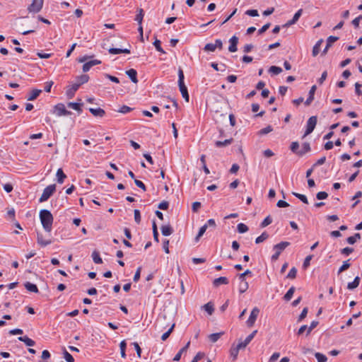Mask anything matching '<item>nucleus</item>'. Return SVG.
Instances as JSON below:
<instances>
[{
    "mask_svg": "<svg viewBox=\"0 0 362 362\" xmlns=\"http://www.w3.org/2000/svg\"><path fill=\"white\" fill-rule=\"evenodd\" d=\"M184 73L181 68L178 69V86L180 88V91L182 94V96L185 98V100L188 102L189 101V94L187 88L185 85L184 82Z\"/></svg>",
    "mask_w": 362,
    "mask_h": 362,
    "instance_id": "nucleus-2",
    "label": "nucleus"
},
{
    "mask_svg": "<svg viewBox=\"0 0 362 362\" xmlns=\"http://www.w3.org/2000/svg\"><path fill=\"white\" fill-rule=\"evenodd\" d=\"M310 151V146L309 143H304L302 146V148L299 150L298 156H302L306 153L309 152Z\"/></svg>",
    "mask_w": 362,
    "mask_h": 362,
    "instance_id": "nucleus-33",
    "label": "nucleus"
},
{
    "mask_svg": "<svg viewBox=\"0 0 362 362\" xmlns=\"http://www.w3.org/2000/svg\"><path fill=\"white\" fill-rule=\"evenodd\" d=\"M361 238V235L359 233H355L354 235L350 236L346 239V241L349 244L353 245L354 244L357 240Z\"/></svg>",
    "mask_w": 362,
    "mask_h": 362,
    "instance_id": "nucleus-38",
    "label": "nucleus"
},
{
    "mask_svg": "<svg viewBox=\"0 0 362 362\" xmlns=\"http://www.w3.org/2000/svg\"><path fill=\"white\" fill-rule=\"evenodd\" d=\"M37 243L39 245H40L42 247H45L52 243L51 240H45L43 238L42 235L40 233H37Z\"/></svg>",
    "mask_w": 362,
    "mask_h": 362,
    "instance_id": "nucleus-20",
    "label": "nucleus"
},
{
    "mask_svg": "<svg viewBox=\"0 0 362 362\" xmlns=\"http://www.w3.org/2000/svg\"><path fill=\"white\" fill-rule=\"evenodd\" d=\"M273 131V128L271 125H268L267 127H266L265 128H263L262 129H260L259 132H258V135L259 136H262V135H264V134H267L268 133H270L271 132Z\"/></svg>",
    "mask_w": 362,
    "mask_h": 362,
    "instance_id": "nucleus-41",
    "label": "nucleus"
},
{
    "mask_svg": "<svg viewBox=\"0 0 362 362\" xmlns=\"http://www.w3.org/2000/svg\"><path fill=\"white\" fill-rule=\"evenodd\" d=\"M89 80V76L87 74H82L76 78V84H78L80 87L81 85L87 83Z\"/></svg>",
    "mask_w": 362,
    "mask_h": 362,
    "instance_id": "nucleus-17",
    "label": "nucleus"
},
{
    "mask_svg": "<svg viewBox=\"0 0 362 362\" xmlns=\"http://www.w3.org/2000/svg\"><path fill=\"white\" fill-rule=\"evenodd\" d=\"M201 207V203L199 202H194L192 204V209L193 212H197Z\"/></svg>",
    "mask_w": 362,
    "mask_h": 362,
    "instance_id": "nucleus-64",
    "label": "nucleus"
},
{
    "mask_svg": "<svg viewBox=\"0 0 362 362\" xmlns=\"http://www.w3.org/2000/svg\"><path fill=\"white\" fill-rule=\"evenodd\" d=\"M132 108L127 105H122L119 110H118L119 112L126 114L132 111Z\"/></svg>",
    "mask_w": 362,
    "mask_h": 362,
    "instance_id": "nucleus-58",
    "label": "nucleus"
},
{
    "mask_svg": "<svg viewBox=\"0 0 362 362\" xmlns=\"http://www.w3.org/2000/svg\"><path fill=\"white\" fill-rule=\"evenodd\" d=\"M354 252V249L351 247H344L341 250V254L345 255H349L351 253Z\"/></svg>",
    "mask_w": 362,
    "mask_h": 362,
    "instance_id": "nucleus-62",
    "label": "nucleus"
},
{
    "mask_svg": "<svg viewBox=\"0 0 362 362\" xmlns=\"http://www.w3.org/2000/svg\"><path fill=\"white\" fill-rule=\"evenodd\" d=\"M132 345L134 346V347L135 348V350L136 351V354H137V356L139 358L141 357V347L139 346V344L137 342H133L132 344Z\"/></svg>",
    "mask_w": 362,
    "mask_h": 362,
    "instance_id": "nucleus-61",
    "label": "nucleus"
},
{
    "mask_svg": "<svg viewBox=\"0 0 362 362\" xmlns=\"http://www.w3.org/2000/svg\"><path fill=\"white\" fill-rule=\"evenodd\" d=\"M174 327H175V324H173L172 326L170 327V328L161 336V339L163 341H165L169 337V336L171 334V332H173Z\"/></svg>",
    "mask_w": 362,
    "mask_h": 362,
    "instance_id": "nucleus-50",
    "label": "nucleus"
},
{
    "mask_svg": "<svg viewBox=\"0 0 362 362\" xmlns=\"http://www.w3.org/2000/svg\"><path fill=\"white\" fill-rule=\"evenodd\" d=\"M269 238V234L267 232H263L259 237L255 240L257 244L261 243L266 240Z\"/></svg>",
    "mask_w": 362,
    "mask_h": 362,
    "instance_id": "nucleus-39",
    "label": "nucleus"
},
{
    "mask_svg": "<svg viewBox=\"0 0 362 362\" xmlns=\"http://www.w3.org/2000/svg\"><path fill=\"white\" fill-rule=\"evenodd\" d=\"M290 148L292 152H293L294 153L297 154L298 156V153H299V144L298 141H293L291 143V146H290Z\"/></svg>",
    "mask_w": 362,
    "mask_h": 362,
    "instance_id": "nucleus-46",
    "label": "nucleus"
},
{
    "mask_svg": "<svg viewBox=\"0 0 362 362\" xmlns=\"http://www.w3.org/2000/svg\"><path fill=\"white\" fill-rule=\"evenodd\" d=\"M223 334H224V332H218V333H213L209 336V339L211 342L214 343V342H216Z\"/></svg>",
    "mask_w": 362,
    "mask_h": 362,
    "instance_id": "nucleus-34",
    "label": "nucleus"
},
{
    "mask_svg": "<svg viewBox=\"0 0 362 362\" xmlns=\"http://www.w3.org/2000/svg\"><path fill=\"white\" fill-rule=\"evenodd\" d=\"M160 230L164 236L170 235L173 233V229L170 225L162 226Z\"/></svg>",
    "mask_w": 362,
    "mask_h": 362,
    "instance_id": "nucleus-21",
    "label": "nucleus"
},
{
    "mask_svg": "<svg viewBox=\"0 0 362 362\" xmlns=\"http://www.w3.org/2000/svg\"><path fill=\"white\" fill-rule=\"evenodd\" d=\"M153 45L155 46L156 50L158 52H160L161 53H165V51L163 49V48L160 46V41L159 40H156L153 42Z\"/></svg>",
    "mask_w": 362,
    "mask_h": 362,
    "instance_id": "nucleus-55",
    "label": "nucleus"
},
{
    "mask_svg": "<svg viewBox=\"0 0 362 362\" xmlns=\"http://www.w3.org/2000/svg\"><path fill=\"white\" fill-rule=\"evenodd\" d=\"M232 141H233V139H226L223 141H216L215 145L218 148H221V147H224V146L230 145L232 143Z\"/></svg>",
    "mask_w": 362,
    "mask_h": 362,
    "instance_id": "nucleus-32",
    "label": "nucleus"
},
{
    "mask_svg": "<svg viewBox=\"0 0 362 362\" xmlns=\"http://www.w3.org/2000/svg\"><path fill=\"white\" fill-rule=\"evenodd\" d=\"M108 52L111 54H130L131 51L130 49L125 48V49H121V48H110L108 49Z\"/></svg>",
    "mask_w": 362,
    "mask_h": 362,
    "instance_id": "nucleus-14",
    "label": "nucleus"
},
{
    "mask_svg": "<svg viewBox=\"0 0 362 362\" xmlns=\"http://www.w3.org/2000/svg\"><path fill=\"white\" fill-rule=\"evenodd\" d=\"M269 71L271 73V74H273L274 75H278L280 73H281L282 71V69L279 66H272L269 69Z\"/></svg>",
    "mask_w": 362,
    "mask_h": 362,
    "instance_id": "nucleus-45",
    "label": "nucleus"
},
{
    "mask_svg": "<svg viewBox=\"0 0 362 362\" xmlns=\"http://www.w3.org/2000/svg\"><path fill=\"white\" fill-rule=\"evenodd\" d=\"M207 229V226L204 225L199 228L197 235L195 238V240L197 241L199 239L204 235Z\"/></svg>",
    "mask_w": 362,
    "mask_h": 362,
    "instance_id": "nucleus-52",
    "label": "nucleus"
},
{
    "mask_svg": "<svg viewBox=\"0 0 362 362\" xmlns=\"http://www.w3.org/2000/svg\"><path fill=\"white\" fill-rule=\"evenodd\" d=\"M289 245L288 242H281L279 244H276L274 246V250H275V253L272 256V260L276 261L278 259L281 252L285 250V248Z\"/></svg>",
    "mask_w": 362,
    "mask_h": 362,
    "instance_id": "nucleus-6",
    "label": "nucleus"
},
{
    "mask_svg": "<svg viewBox=\"0 0 362 362\" xmlns=\"http://www.w3.org/2000/svg\"><path fill=\"white\" fill-rule=\"evenodd\" d=\"M78 85L76 84L75 83L71 86H67L66 90V95L67 98L69 99L72 98L74 96L75 93L78 90Z\"/></svg>",
    "mask_w": 362,
    "mask_h": 362,
    "instance_id": "nucleus-9",
    "label": "nucleus"
},
{
    "mask_svg": "<svg viewBox=\"0 0 362 362\" xmlns=\"http://www.w3.org/2000/svg\"><path fill=\"white\" fill-rule=\"evenodd\" d=\"M189 344H190V342L188 341L187 343V344L182 347L179 351L178 353L175 356L174 358H173V361H180V358H181V356L183 353L186 352L189 346Z\"/></svg>",
    "mask_w": 362,
    "mask_h": 362,
    "instance_id": "nucleus-23",
    "label": "nucleus"
},
{
    "mask_svg": "<svg viewBox=\"0 0 362 362\" xmlns=\"http://www.w3.org/2000/svg\"><path fill=\"white\" fill-rule=\"evenodd\" d=\"M204 309L209 313V315H212L214 308V305L211 302H209L203 306Z\"/></svg>",
    "mask_w": 362,
    "mask_h": 362,
    "instance_id": "nucleus-43",
    "label": "nucleus"
},
{
    "mask_svg": "<svg viewBox=\"0 0 362 362\" xmlns=\"http://www.w3.org/2000/svg\"><path fill=\"white\" fill-rule=\"evenodd\" d=\"M216 49L214 43H208L204 47V49L206 52H214Z\"/></svg>",
    "mask_w": 362,
    "mask_h": 362,
    "instance_id": "nucleus-53",
    "label": "nucleus"
},
{
    "mask_svg": "<svg viewBox=\"0 0 362 362\" xmlns=\"http://www.w3.org/2000/svg\"><path fill=\"white\" fill-rule=\"evenodd\" d=\"M214 286H219L221 284H228V279L225 276H221L217 279H215L214 280Z\"/></svg>",
    "mask_w": 362,
    "mask_h": 362,
    "instance_id": "nucleus-24",
    "label": "nucleus"
},
{
    "mask_svg": "<svg viewBox=\"0 0 362 362\" xmlns=\"http://www.w3.org/2000/svg\"><path fill=\"white\" fill-rule=\"evenodd\" d=\"M249 274V269L245 270L243 273L238 275V291L240 293H243L249 288V284L246 281L245 276Z\"/></svg>",
    "mask_w": 362,
    "mask_h": 362,
    "instance_id": "nucleus-3",
    "label": "nucleus"
},
{
    "mask_svg": "<svg viewBox=\"0 0 362 362\" xmlns=\"http://www.w3.org/2000/svg\"><path fill=\"white\" fill-rule=\"evenodd\" d=\"M101 64V61L98 60V59H93V60H90L89 62H86L83 65V72H87L93 66H95V65H98V64Z\"/></svg>",
    "mask_w": 362,
    "mask_h": 362,
    "instance_id": "nucleus-11",
    "label": "nucleus"
},
{
    "mask_svg": "<svg viewBox=\"0 0 362 362\" xmlns=\"http://www.w3.org/2000/svg\"><path fill=\"white\" fill-rule=\"evenodd\" d=\"M89 111L91 114H93L95 117H103L105 115V110L100 107H98V108L90 107Z\"/></svg>",
    "mask_w": 362,
    "mask_h": 362,
    "instance_id": "nucleus-18",
    "label": "nucleus"
},
{
    "mask_svg": "<svg viewBox=\"0 0 362 362\" xmlns=\"http://www.w3.org/2000/svg\"><path fill=\"white\" fill-rule=\"evenodd\" d=\"M137 11L138 13L136 14L134 20L139 23V25H141L144 12L142 8H139Z\"/></svg>",
    "mask_w": 362,
    "mask_h": 362,
    "instance_id": "nucleus-35",
    "label": "nucleus"
},
{
    "mask_svg": "<svg viewBox=\"0 0 362 362\" xmlns=\"http://www.w3.org/2000/svg\"><path fill=\"white\" fill-rule=\"evenodd\" d=\"M259 313V310L255 307L250 312V326L253 325Z\"/></svg>",
    "mask_w": 362,
    "mask_h": 362,
    "instance_id": "nucleus-25",
    "label": "nucleus"
},
{
    "mask_svg": "<svg viewBox=\"0 0 362 362\" xmlns=\"http://www.w3.org/2000/svg\"><path fill=\"white\" fill-rule=\"evenodd\" d=\"M360 283V278L356 276L352 282H349L347 285V288L349 290H353L357 288Z\"/></svg>",
    "mask_w": 362,
    "mask_h": 362,
    "instance_id": "nucleus-30",
    "label": "nucleus"
},
{
    "mask_svg": "<svg viewBox=\"0 0 362 362\" xmlns=\"http://www.w3.org/2000/svg\"><path fill=\"white\" fill-rule=\"evenodd\" d=\"M295 292V288L293 286H291L288 291L286 292V293L284 295V298L285 300L288 301L291 299L293 297V295Z\"/></svg>",
    "mask_w": 362,
    "mask_h": 362,
    "instance_id": "nucleus-37",
    "label": "nucleus"
},
{
    "mask_svg": "<svg viewBox=\"0 0 362 362\" xmlns=\"http://www.w3.org/2000/svg\"><path fill=\"white\" fill-rule=\"evenodd\" d=\"M204 356V354L202 352H198L196 356L193 358L191 362H197Z\"/></svg>",
    "mask_w": 362,
    "mask_h": 362,
    "instance_id": "nucleus-63",
    "label": "nucleus"
},
{
    "mask_svg": "<svg viewBox=\"0 0 362 362\" xmlns=\"http://www.w3.org/2000/svg\"><path fill=\"white\" fill-rule=\"evenodd\" d=\"M230 45L228 47V50L230 52H235L237 51V45L238 43V37L236 36H233L229 40Z\"/></svg>",
    "mask_w": 362,
    "mask_h": 362,
    "instance_id": "nucleus-12",
    "label": "nucleus"
},
{
    "mask_svg": "<svg viewBox=\"0 0 362 362\" xmlns=\"http://www.w3.org/2000/svg\"><path fill=\"white\" fill-rule=\"evenodd\" d=\"M351 266V264L349 263V259L344 261L343 262V264L339 267L338 270V274H340L343 272L344 271L347 270Z\"/></svg>",
    "mask_w": 362,
    "mask_h": 362,
    "instance_id": "nucleus-42",
    "label": "nucleus"
},
{
    "mask_svg": "<svg viewBox=\"0 0 362 362\" xmlns=\"http://www.w3.org/2000/svg\"><path fill=\"white\" fill-rule=\"evenodd\" d=\"M56 190V185L54 184L49 185L46 187L39 199L40 202H44L48 200V199L54 194Z\"/></svg>",
    "mask_w": 362,
    "mask_h": 362,
    "instance_id": "nucleus-4",
    "label": "nucleus"
},
{
    "mask_svg": "<svg viewBox=\"0 0 362 362\" xmlns=\"http://www.w3.org/2000/svg\"><path fill=\"white\" fill-rule=\"evenodd\" d=\"M42 90L40 89L32 90L27 98L28 100H34L39 96Z\"/></svg>",
    "mask_w": 362,
    "mask_h": 362,
    "instance_id": "nucleus-28",
    "label": "nucleus"
},
{
    "mask_svg": "<svg viewBox=\"0 0 362 362\" xmlns=\"http://www.w3.org/2000/svg\"><path fill=\"white\" fill-rule=\"evenodd\" d=\"M316 88H317V87L315 85H313L310 88V90L309 91V96L307 98V100L305 101V105L306 106H309L311 104V103L313 102V100H314V95H315Z\"/></svg>",
    "mask_w": 362,
    "mask_h": 362,
    "instance_id": "nucleus-13",
    "label": "nucleus"
},
{
    "mask_svg": "<svg viewBox=\"0 0 362 362\" xmlns=\"http://www.w3.org/2000/svg\"><path fill=\"white\" fill-rule=\"evenodd\" d=\"M82 105H83V103H81L69 102L67 103L68 107L77 111L78 114H81L82 112V108H81Z\"/></svg>",
    "mask_w": 362,
    "mask_h": 362,
    "instance_id": "nucleus-19",
    "label": "nucleus"
},
{
    "mask_svg": "<svg viewBox=\"0 0 362 362\" xmlns=\"http://www.w3.org/2000/svg\"><path fill=\"white\" fill-rule=\"evenodd\" d=\"M272 223V218L270 216H267L260 224L261 228H264Z\"/></svg>",
    "mask_w": 362,
    "mask_h": 362,
    "instance_id": "nucleus-49",
    "label": "nucleus"
},
{
    "mask_svg": "<svg viewBox=\"0 0 362 362\" xmlns=\"http://www.w3.org/2000/svg\"><path fill=\"white\" fill-rule=\"evenodd\" d=\"M18 339L24 342L28 346H33L35 345V341L30 339L28 336L19 337Z\"/></svg>",
    "mask_w": 362,
    "mask_h": 362,
    "instance_id": "nucleus-22",
    "label": "nucleus"
},
{
    "mask_svg": "<svg viewBox=\"0 0 362 362\" xmlns=\"http://www.w3.org/2000/svg\"><path fill=\"white\" fill-rule=\"evenodd\" d=\"M53 112L58 117L69 116L71 115V112L66 109L63 103H58L54 107Z\"/></svg>",
    "mask_w": 362,
    "mask_h": 362,
    "instance_id": "nucleus-5",
    "label": "nucleus"
},
{
    "mask_svg": "<svg viewBox=\"0 0 362 362\" xmlns=\"http://www.w3.org/2000/svg\"><path fill=\"white\" fill-rule=\"evenodd\" d=\"M24 286H25V288L30 292H33L35 293H37L39 292L37 286L34 284L27 281L25 283Z\"/></svg>",
    "mask_w": 362,
    "mask_h": 362,
    "instance_id": "nucleus-26",
    "label": "nucleus"
},
{
    "mask_svg": "<svg viewBox=\"0 0 362 362\" xmlns=\"http://www.w3.org/2000/svg\"><path fill=\"white\" fill-rule=\"evenodd\" d=\"M322 42H323V40L322 39H320L314 45V47L313 48V52H312V54L313 57H316L319 54L320 50V47H321Z\"/></svg>",
    "mask_w": 362,
    "mask_h": 362,
    "instance_id": "nucleus-29",
    "label": "nucleus"
},
{
    "mask_svg": "<svg viewBox=\"0 0 362 362\" xmlns=\"http://www.w3.org/2000/svg\"><path fill=\"white\" fill-rule=\"evenodd\" d=\"M292 194L294 195L298 199H299L303 203L308 204V200L305 195L297 192H292Z\"/></svg>",
    "mask_w": 362,
    "mask_h": 362,
    "instance_id": "nucleus-47",
    "label": "nucleus"
},
{
    "mask_svg": "<svg viewBox=\"0 0 362 362\" xmlns=\"http://www.w3.org/2000/svg\"><path fill=\"white\" fill-rule=\"evenodd\" d=\"M240 350L235 345V342L233 343L229 350L230 358L232 361H235L238 358V353Z\"/></svg>",
    "mask_w": 362,
    "mask_h": 362,
    "instance_id": "nucleus-10",
    "label": "nucleus"
},
{
    "mask_svg": "<svg viewBox=\"0 0 362 362\" xmlns=\"http://www.w3.org/2000/svg\"><path fill=\"white\" fill-rule=\"evenodd\" d=\"M317 118L316 116H312L308 119L306 124V130L305 132L303 137H305L306 136L309 135L313 132L317 124Z\"/></svg>",
    "mask_w": 362,
    "mask_h": 362,
    "instance_id": "nucleus-7",
    "label": "nucleus"
},
{
    "mask_svg": "<svg viewBox=\"0 0 362 362\" xmlns=\"http://www.w3.org/2000/svg\"><path fill=\"white\" fill-rule=\"evenodd\" d=\"M296 274H297V269H296V267H292L288 274H287V278L288 279H295L296 276Z\"/></svg>",
    "mask_w": 362,
    "mask_h": 362,
    "instance_id": "nucleus-54",
    "label": "nucleus"
},
{
    "mask_svg": "<svg viewBox=\"0 0 362 362\" xmlns=\"http://www.w3.org/2000/svg\"><path fill=\"white\" fill-rule=\"evenodd\" d=\"M315 356L316 359L317 360V362H327V356L323 354L317 352V353H315Z\"/></svg>",
    "mask_w": 362,
    "mask_h": 362,
    "instance_id": "nucleus-44",
    "label": "nucleus"
},
{
    "mask_svg": "<svg viewBox=\"0 0 362 362\" xmlns=\"http://www.w3.org/2000/svg\"><path fill=\"white\" fill-rule=\"evenodd\" d=\"M64 358L67 362H74V357L64 348Z\"/></svg>",
    "mask_w": 362,
    "mask_h": 362,
    "instance_id": "nucleus-48",
    "label": "nucleus"
},
{
    "mask_svg": "<svg viewBox=\"0 0 362 362\" xmlns=\"http://www.w3.org/2000/svg\"><path fill=\"white\" fill-rule=\"evenodd\" d=\"M169 207V203L167 201H163L158 204V209L161 210H167Z\"/></svg>",
    "mask_w": 362,
    "mask_h": 362,
    "instance_id": "nucleus-59",
    "label": "nucleus"
},
{
    "mask_svg": "<svg viewBox=\"0 0 362 362\" xmlns=\"http://www.w3.org/2000/svg\"><path fill=\"white\" fill-rule=\"evenodd\" d=\"M91 256H92L93 261L94 262V263H95V264H102L103 263V259L100 256L99 252L94 250Z\"/></svg>",
    "mask_w": 362,
    "mask_h": 362,
    "instance_id": "nucleus-31",
    "label": "nucleus"
},
{
    "mask_svg": "<svg viewBox=\"0 0 362 362\" xmlns=\"http://www.w3.org/2000/svg\"><path fill=\"white\" fill-rule=\"evenodd\" d=\"M338 37L329 36L327 40V47H331L334 42L338 40Z\"/></svg>",
    "mask_w": 362,
    "mask_h": 362,
    "instance_id": "nucleus-56",
    "label": "nucleus"
},
{
    "mask_svg": "<svg viewBox=\"0 0 362 362\" xmlns=\"http://www.w3.org/2000/svg\"><path fill=\"white\" fill-rule=\"evenodd\" d=\"M7 218L11 221H16V212L13 208L8 209L7 211Z\"/></svg>",
    "mask_w": 362,
    "mask_h": 362,
    "instance_id": "nucleus-40",
    "label": "nucleus"
},
{
    "mask_svg": "<svg viewBox=\"0 0 362 362\" xmlns=\"http://www.w3.org/2000/svg\"><path fill=\"white\" fill-rule=\"evenodd\" d=\"M44 0H33L28 10L30 13H38L42 8Z\"/></svg>",
    "mask_w": 362,
    "mask_h": 362,
    "instance_id": "nucleus-8",
    "label": "nucleus"
},
{
    "mask_svg": "<svg viewBox=\"0 0 362 362\" xmlns=\"http://www.w3.org/2000/svg\"><path fill=\"white\" fill-rule=\"evenodd\" d=\"M302 12H303V10L302 9H299L293 16V18L288 22V25H292V24H294L296 23L299 18L300 17L301 14H302Z\"/></svg>",
    "mask_w": 362,
    "mask_h": 362,
    "instance_id": "nucleus-36",
    "label": "nucleus"
},
{
    "mask_svg": "<svg viewBox=\"0 0 362 362\" xmlns=\"http://www.w3.org/2000/svg\"><path fill=\"white\" fill-rule=\"evenodd\" d=\"M238 231L240 233H245L248 230V227L244 223H239L237 226Z\"/></svg>",
    "mask_w": 362,
    "mask_h": 362,
    "instance_id": "nucleus-51",
    "label": "nucleus"
},
{
    "mask_svg": "<svg viewBox=\"0 0 362 362\" xmlns=\"http://www.w3.org/2000/svg\"><path fill=\"white\" fill-rule=\"evenodd\" d=\"M39 216L44 230L46 232L50 233L54 221L52 213L47 209H42L40 211Z\"/></svg>",
    "mask_w": 362,
    "mask_h": 362,
    "instance_id": "nucleus-1",
    "label": "nucleus"
},
{
    "mask_svg": "<svg viewBox=\"0 0 362 362\" xmlns=\"http://www.w3.org/2000/svg\"><path fill=\"white\" fill-rule=\"evenodd\" d=\"M249 344V336H247L245 340H243L242 339H240L238 341V343H235L236 346L240 349V351L245 350L247 347V346Z\"/></svg>",
    "mask_w": 362,
    "mask_h": 362,
    "instance_id": "nucleus-15",
    "label": "nucleus"
},
{
    "mask_svg": "<svg viewBox=\"0 0 362 362\" xmlns=\"http://www.w3.org/2000/svg\"><path fill=\"white\" fill-rule=\"evenodd\" d=\"M57 182L60 184H62L64 181V179L66 177V175L64 174L62 168H59L56 173Z\"/></svg>",
    "mask_w": 362,
    "mask_h": 362,
    "instance_id": "nucleus-27",
    "label": "nucleus"
},
{
    "mask_svg": "<svg viewBox=\"0 0 362 362\" xmlns=\"http://www.w3.org/2000/svg\"><path fill=\"white\" fill-rule=\"evenodd\" d=\"M134 183L138 187L141 188L143 191H146V185L141 180L134 179Z\"/></svg>",
    "mask_w": 362,
    "mask_h": 362,
    "instance_id": "nucleus-57",
    "label": "nucleus"
},
{
    "mask_svg": "<svg viewBox=\"0 0 362 362\" xmlns=\"http://www.w3.org/2000/svg\"><path fill=\"white\" fill-rule=\"evenodd\" d=\"M126 74L129 77V78L131 79V81L133 83H138L137 71L135 69H131L127 70L126 71Z\"/></svg>",
    "mask_w": 362,
    "mask_h": 362,
    "instance_id": "nucleus-16",
    "label": "nucleus"
},
{
    "mask_svg": "<svg viewBox=\"0 0 362 362\" xmlns=\"http://www.w3.org/2000/svg\"><path fill=\"white\" fill-rule=\"evenodd\" d=\"M328 197V194L325 192H319L316 194L317 199L322 200L325 199Z\"/></svg>",
    "mask_w": 362,
    "mask_h": 362,
    "instance_id": "nucleus-60",
    "label": "nucleus"
}]
</instances>
